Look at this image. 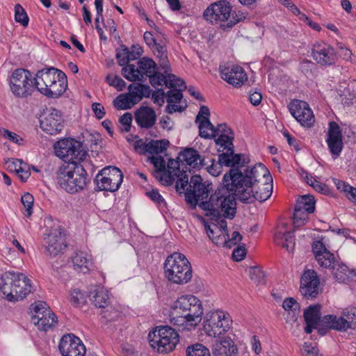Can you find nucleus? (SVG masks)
Returning a JSON list of instances; mask_svg holds the SVG:
<instances>
[{
	"instance_id": "29",
	"label": "nucleus",
	"mask_w": 356,
	"mask_h": 356,
	"mask_svg": "<svg viewBox=\"0 0 356 356\" xmlns=\"http://www.w3.org/2000/svg\"><path fill=\"white\" fill-rule=\"evenodd\" d=\"M135 120L140 127L149 129L153 127L156 122V113L148 106H140L135 112Z\"/></svg>"
},
{
	"instance_id": "32",
	"label": "nucleus",
	"mask_w": 356,
	"mask_h": 356,
	"mask_svg": "<svg viewBox=\"0 0 356 356\" xmlns=\"http://www.w3.org/2000/svg\"><path fill=\"white\" fill-rule=\"evenodd\" d=\"M222 147L224 149H227V152L219 155V162L227 167L236 168V165H239L241 163V154H234L233 145L223 146Z\"/></svg>"
},
{
	"instance_id": "1",
	"label": "nucleus",
	"mask_w": 356,
	"mask_h": 356,
	"mask_svg": "<svg viewBox=\"0 0 356 356\" xmlns=\"http://www.w3.org/2000/svg\"><path fill=\"white\" fill-rule=\"evenodd\" d=\"M223 187L218 188L215 191H211L209 197L199 203L198 207L205 212V216L211 218H218L222 216L229 219H232L236 214V197L230 192L234 190L228 188L227 182L223 176Z\"/></svg>"
},
{
	"instance_id": "27",
	"label": "nucleus",
	"mask_w": 356,
	"mask_h": 356,
	"mask_svg": "<svg viewBox=\"0 0 356 356\" xmlns=\"http://www.w3.org/2000/svg\"><path fill=\"white\" fill-rule=\"evenodd\" d=\"M220 73L222 79L236 87L241 86L247 80L243 69L238 65H220Z\"/></svg>"
},
{
	"instance_id": "49",
	"label": "nucleus",
	"mask_w": 356,
	"mask_h": 356,
	"mask_svg": "<svg viewBox=\"0 0 356 356\" xmlns=\"http://www.w3.org/2000/svg\"><path fill=\"white\" fill-rule=\"evenodd\" d=\"M15 19L23 26H27L29 24V17L20 4H17L15 6Z\"/></svg>"
},
{
	"instance_id": "7",
	"label": "nucleus",
	"mask_w": 356,
	"mask_h": 356,
	"mask_svg": "<svg viewBox=\"0 0 356 356\" xmlns=\"http://www.w3.org/2000/svg\"><path fill=\"white\" fill-rule=\"evenodd\" d=\"M165 277L177 284H185L192 277V268L184 254L174 252L167 257L164 263Z\"/></svg>"
},
{
	"instance_id": "48",
	"label": "nucleus",
	"mask_w": 356,
	"mask_h": 356,
	"mask_svg": "<svg viewBox=\"0 0 356 356\" xmlns=\"http://www.w3.org/2000/svg\"><path fill=\"white\" fill-rule=\"evenodd\" d=\"M167 79L166 86L171 89H177L182 91V90L186 88L185 82L172 74H168Z\"/></svg>"
},
{
	"instance_id": "11",
	"label": "nucleus",
	"mask_w": 356,
	"mask_h": 356,
	"mask_svg": "<svg viewBox=\"0 0 356 356\" xmlns=\"http://www.w3.org/2000/svg\"><path fill=\"white\" fill-rule=\"evenodd\" d=\"M54 151L57 156L68 160L69 162L83 161L87 156V152L79 141L73 138H63L54 144Z\"/></svg>"
},
{
	"instance_id": "9",
	"label": "nucleus",
	"mask_w": 356,
	"mask_h": 356,
	"mask_svg": "<svg viewBox=\"0 0 356 356\" xmlns=\"http://www.w3.org/2000/svg\"><path fill=\"white\" fill-rule=\"evenodd\" d=\"M44 225L46 232L43 241L46 252L51 257L56 256L66 248L63 229L58 223L54 222L51 218L44 219Z\"/></svg>"
},
{
	"instance_id": "19",
	"label": "nucleus",
	"mask_w": 356,
	"mask_h": 356,
	"mask_svg": "<svg viewBox=\"0 0 356 356\" xmlns=\"http://www.w3.org/2000/svg\"><path fill=\"white\" fill-rule=\"evenodd\" d=\"M176 181L175 189L180 195L184 192V187L188 184V175L184 168L180 169L179 161L169 159L168 170H165V186H170Z\"/></svg>"
},
{
	"instance_id": "55",
	"label": "nucleus",
	"mask_w": 356,
	"mask_h": 356,
	"mask_svg": "<svg viewBox=\"0 0 356 356\" xmlns=\"http://www.w3.org/2000/svg\"><path fill=\"white\" fill-rule=\"evenodd\" d=\"M21 201L24 208L26 209V216L30 217L32 213V207L34 202L33 195L29 193H26L22 196Z\"/></svg>"
},
{
	"instance_id": "20",
	"label": "nucleus",
	"mask_w": 356,
	"mask_h": 356,
	"mask_svg": "<svg viewBox=\"0 0 356 356\" xmlns=\"http://www.w3.org/2000/svg\"><path fill=\"white\" fill-rule=\"evenodd\" d=\"M40 128L50 135L60 133L64 127L60 112L53 108L47 109L43 113L40 117Z\"/></svg>"
},
{
	"instance_id": "42",
	"label": "nucleus",
	"mask_w": 356,
	"mask_h": 356,
	"mask_svg": "<svg viewBox=\"0 0 356 356\" xmlns=\"http://www.w3.org/2000/svg\"><path fill=\"white\" fill-rule=\"evenodd\" d=\"M296 208L306 211L309 213H313L315 210V200L314 196L310 195L301 196L297 200Z\"/></svg>"
},
{
	"instance_id": "56",
	"label": "nucleus",
	"mask_w": 356,
	"mask_h": 356,
	"mask_svg": "<svg viewBox=\"0 0 356 356\" xmlns=\"http://www.w3.org/2000/svg\"><path fill=\"white\" fill-rule=\"evenodd\" d=\"M210 162L211 163V165H207V163H205V165H207V171L213 177L218 176L221 173L222 168V165H224V164L221 163L219 161L216 162L215 160L213 159L210 160Z\"/></svg>"
},
{
	"instance_id": "31",
	"label": "nucleus",
	"mask_w": 356,
	"mask_h": 356,
	"mask_svg": "<svg viewBox=\"0 0 356 356\" xmlns=\"http://www.w3.org/2000/svg\"><path fill=\"white\" fill-rule=\"evenodd\" d=\"M217 136L218 138L215 139L216 145L220 147L232 145L233 132L226 124H220L215 127L214 138Z\"/></svg>"
},
{
	"instance_id": "23",
	"label": "nucleus",
	"mask_w": 356,
	"mask_h": 356,
	"mask_svg": "<svg viewBox=\"0 0 356 356\" xmlns=\"http://www.w3.org/2000/svg\"><path fill=\"white\" fill-rule=\"evenodd\" d=\"M321 305H313L309 306L304 312V318L306 323V327H305V332L307 334H310L313 329H318L319 333L323 335L326 333L327 328L326 325L320 321Z\"/></svg>"
},
{
	"instance_id": "37",
	"label": "nucleus",
	"mask_w": 356,
	"mask_h": 356,
	"mask_svg": "<svg viewBox=\"0 0 356 356\" xmlns=\"http://www.w3.org/2000/svg\"><path fill=\"white\" fill-rule=\"evenodd\" d=\"M150 162L154 165L155 168L153 172L154 177L163 185L165 184V161L161 156H152L149 158Z\"/></svg>"
},
{
	"instance_id": "59",
	"label": "nucleus",
	"mask_w": 356,
	"mask_h": 356,
	"mask_svg": "<svg viewBox=\"0 0 356 356\" xmlns=\"http://www.w3.org/2000/svg\"><path fill=\"white\" fill-rule=\"evenodd\" d=\"M242 236L238 232H234L232 235V238L228 240L225 238V236H222L223 243L225 246L228 248H231L232 245H236L238 242L242 240Z\"/></svg>"
},
{
	"instance_id": "30",
	"label": "nucleus",
	"mask_w": 356,
	"mask_h": 356,
	"mask_svg": "<svg viewBox=\"0 0 356 356\" xmlns=\"http://www.w3.org/2000/svg\"><path fill=\"white\" fill-rule=\"evenodd\" d=\"M177 159L180 162H185L186 165L194 168L206 165L204 159L201 157L198 152L191 147L185 148L179 154Z\"/></svg>"
},
{
	"instance_id": "3",
	"label": "nucleus",
	"mask_w": 356,
	"mask_h": 356,
	"mask_svg": "<svg viewBox=\"0 0 356 356\" xmlns=\"http://www.w3.org/2000/svg\"><path fill=\"white\" fill-rule=\"evenodd\" d=\"M261 179L265 181L273 182V178L270 175L269 170L262 163L255 165L250 170H245L243 172L238 168H230L229 170L225 174V181L227 182L228 188L234 190V193L244 188L250 186H255L259 184Z\"/></svg>"
},
{
	"instance_id": "36",
	"label": "nucleus",
	"mask_w": 356,
	"mask_h": 356,
	"mask_svg": "<svg viewBox=\"0 0 356 356\" xmlns=\"http://www.w3.org/2000/svg\"><path fill=\"white\" fill-rule=\"evenodd\" d=\"M275 241L288 252H293L295 248V236L293 232H283L278 230L275 234Z\"/></svg>"
},
{
	"instance_id": "50",
	"label": "nucleus",
	"mask_w": 356,
	"mask_h": 356,
	"mask_svg": "<svg viewBox=\"0 0 356 356\" xmlns=\"http://www.w3.org/2000/svg\"><path fill=\"white\" fill-rule=\"evenodd\" d=\"M249 274L250 279L257 284L265 283V275L264 271L257 266H253L250 268Z\"/></svg>"
},
{
	"instance_id": "26",
	"label": "nucleus",
	"mask_w": 356,
	"mask_h": 356,
	"mask_svg": "<svg viewBox=\"0 0 356 356\" xmlns=\"http://www.w3.org/2000/svg\"><path fill=\"white\" fill-rule=\"evenodd\" d=\"M326 142L333 158L337 159L341 152L343 141L341 128L336 122L329 123Z\"/></svg>"
},
{
	"instance_id": "40",
	"label": "nucleus",
	"mask_w": 356,
	"mask_h": 356,
	"mask_svg": "<svg viewBox=\"0 0 356 356\" xmlns=\"http://www.w3.org/2000/svg\"><path fill=\"white\" fill-rule=\"evenodd\" d=\"M170 142L166 139L163 140H152L147 143L145 146V152L151 154L163 152L169 146Z\"/></svg>"
},
{
	"instance_id": "35",
	"label": "nucleus",
	"mask_w": 356,
	"mask_h": 356,
	"mask_svg": "<svg viewBox=\"0 0 356 356\" xmlns=\"http://www.w3.org/2000/svg\"><path fill=\"white\" fill-rule=\"evenodd\" d=\"M334 278L339 282L345 283L353 276V271L348 267L339 260L330 269Z\"/></svg>"
},
{
	"instance_id": "52",
	"label": "nucleus",
	"mask_w": 356,
	"mask_h": 356,
	"mask_svg": "<svg viewBox=\"0 0 356 356\" xmlns=\"http://www.w3.org/2000/svg\"><path fill=\"white\" fill-rule=\"evenodd\" d=\"M168 74L164 75L160 72L152 73L149 76V82L153 87L165 85L166 86Z\"/></svg>"
},
{
	"instance_id": "57",
	"label": "nucleus",
	"mask_w": 356,
	"mask_h": 356,
	"mask_svg": "<svg viewBox=\"0 0 356 356\" xmlns=\"http://www.w3.org/2000/svg\"><path fill=\"white\" fill-rule=\"evenodd\" d=\"M133 117L130 113H126L120 117L119 122L121 125V129L124 132L130 131Z\"/></svg>"
},
{
	"instance_id": "58",
	"label": "nucleus",
	"mask_w": 356,
	"mask_h": 356,
	"mask_svg": "<svg viewBox=\"0 0 356 356\" xmlns=\"http://www.w3.org/2000/svg\"><path fill=\"white\" fill-rule=\"evenodd\" d=\"M168 104L179 103L183 97L181 91L177 89H171L166 93Z\"/></svg>"
},
{
	"instance_id": "54",
	"label": "nucleus",
	"mask_w": 356,
	"mask_h": 356,
	"mask_svg": "<svg viewBox=\"0 0 356 356\" xmlns=\"http://www.w3.org/2000/svg\"><path fill=\"white\" fill-rule=\"evenodd\" d=\"M123 76L131 81H138V74L136 73V67L134 65H128L122 69Z\"/></svg>"
},
{
	"instance_id": "13",
	"label": "nucleus",
	"mask_w": 356,
	"mask_h": 356,
	"mask_svg": "<svg viewBox=\"0 0 356 356\" xmlns=\"http://www.w3.org/2000/svg\"><path fill=\"white\" fill-rule=\"evenodd\" d=\"M212 191L211 184H205L199 175H193L188 181V186L184 187L185 200L187 203L195 207L202 201L206 200Z\"/></svg>"
},
{
	"instance_id": "64",
	"label": "nucleus",
	"mask_w": 356,
	"mask_h": 356,
	"mask_svg": "<svg viewBox=\"0 0 356 356\" xmlns=\"http://www.w3.org/2000/svg\"><path fill=\"white\" fill-rule=\"evenodd\" d=\"M246 254V250L244 245H241L234 250L232 252V258L236 261H241L244 259Z\"/></svg>"
},
{
	"instance_id": "51",
	"label": "nucleus",
	"mask_w": 356,
	"mask_h": 356,
	"mask_svg": "<svg viewBox=\"0 0 356 356\" xmlns=\"http://www.w3.org/2000/svg\"><path fill=\"white\" fill-rule=\"evenodd\" d=\"M106 79L109 86L115 88L118 91L122 90L126 86L125 81L118 75L108 74Z\"/></svg>"
},
{
	"instance_id": "41",
	"label": "nucleus",
	"mask_w": 356,
	"mask_h": 356,
	"mask_svg": "<svg viewBox=\"0 0 356 356\" xmlns=\"http://www.w3.org/2000/svg\"><path fill=\"white\" fill-rule=\"evenodd\" d=\"M129 95H130L128 92L118 95L113 100L114 106L118 109L122 110L131 108L132 106L137 104L136 100L138 99L136 97L132 99Z\"/></svg>"
},
{
	"instance_id": "61",
	"label": "nucleus",
	"mask_w": 356,
	"mask_h": 356,
	"mask_svg": "<svg viewBox=\"0 0 356 356\" xmlns=\"http://www.w3.org/2000/svg\"><path fill=\"white\" fill-rule=\"evenodd\" d=\"M147 195L152 201L157 203L159 205H165L166 203L163 197L159 193L158 190L152 189L151 191L147 193Z\"/></svg>"
},
{
	"instance_id": "45",
	"label": "nucleus",
	"mask_w": 356,
	"mask_h": 356,
	"mask_svg": "<svg viewBox=\"0 0 356 356\" xmlns=\"http://www.w3.org/2000/svg\"><path fill=\"white\" fill-rule=\"evenodd\" d=\"M186 352V356H211L209 350L202 343L188 346Z\"/></svg>"
},
{
	"instance_id": "44",
	"label": "nucleus",
	"mask_w": 356,
	"mask_h": 356,
	"mask_svg": "<svg viewBox=\"0 0 356 356\" xmlns=\"http://www.w3.org/2000/svg\"><path fill=\"white\" fill-rule=\"evenodd\" d=\"M318 264L325 268L331 269L332 267L334 265L335 262H337V259H336L333 253L330 252L329 250L327 252H323V254H319L317 257L315 258Z\"/></svg>"
},
{
	"instance_id": "12",
	"label": "nucleus",
	"mask_w": 356,
	"mask_h": 356,
	"mask_svg": "<svg viewBox=\"0 0 356 356\" xmlns=\"http://www.w3.org/2000/svg\"><path fill=\"white\" fill-rule=\"evenodd\" d=\"M149 343L159 353H168L172 351L179 342L177 332L169 326H163L152 333Z\"/></svg>"
},
{
	"instance_id": "62",
	"label": "nucleus",
	"mask_w": 356,
	"mask_h": 356,
	"mask_svg": "<svg viewBox=\"0 0 356 356\" xmlns=\"http://www.w3.org/2000/svg\"><path fill=\"white\" fill-rule=\"evenodd\" d=\"M0 132L2 133V135L8 140L17 143L19 144L20 141L22 140V138L17 135L15 133L11 132L6 129H0Z\"/></svg>"
},
{
	"instance_id": "25",
	"label": "nucleus",
	"mask_w": 356,
	"mask_h": 356,
	"mask_svg": "<svg viewBox=\"0 0 356 356\" xmlns=\"http://www.w3.org/2000/svg\"><path fill=\"white\" fill-rule=\"evenodd\" d=\"M312 56L314 60L321 65H333L337 59L334 49L324 42H316L313 45Z\"/></svg>"
},
{
	"instance_id": "46",
	"label": "nucleus",
	"mask_w": 356,
	"mask_h": 356,
	"mask_svg": "<svg viewBox=\"0 0 356 356\" xmlns=\"http://www.w3.org/2000/svg\"><path fill=\"white\" fill-rule=\"evenodd\" d=\"M282 307L286 311L292 312L293 316L295 319L297 318V316L300 313V306L294 298H286L282 302Z\"/></svg>"
},
{
	"instance_id": "60",
	"label": "nucleus",
	"mask_w": 356,
	"mask_h": 356,
	"mask_svg": "<svg viewBox=\"0 0 356 356\" xmlns=\"http://www.w3.org/2000/svg\"><path fill=\"white\" fill-rule=\"evenodd\" d=\"M302 356H321L316 346L305 343L302 349Z\"/></svg>"
},
{
	"instance_id": "6",
	"label": "nucleus",
	"mask_w": 356,
	"mask_h": 356,
	"mask_svg": "<svg viewBox=\"0 0 356 356\" xmlns=\"http://www.w3.org/2000/svg\"><path fill=\"white\" fill-rule=\"evenodd\" d=\"M31 291L30 280L19 272L7 271L0 277V292L8 301L23 299Z\"/></svg>"
},
{
	"instance_id": "33",
	"label": "nucleus",
	"mask_w": 356,
	"mask_h": 356,
	"mask_svg": "<svg viewBox=\"0 0 356 356\" xmlns=\"http://www.w3.org/2000/svg\"><path fill=\"white\" fill-rule=\"evenodd\" d=\"M156 68V64L152 59L147 58L140 59L136 68V73L138 74V81H143L145 76L149 77L155 72Z\"/></svg>"
},
{
	"instance_id": "10",
	"label": "nucleus",
	"mask_w": 356,
	"mask_h": 356,
	"mask_svg": "<svg viewBox=\"0 0 356 356\" xmlns=\"http://www.w3.org/2000/svg\"><path fill=\"white\" fill-rule=\"evenodd\" d=\"M10 88L13 94L18 98H26L35 90L34 78L26 70H15L10 77Z\"/></svg>"
},
{
	"instance_id": "63",
	"label": "nucleus",
	"mask_w": 356,
	"mask_h": 356,
	"mask_svg": "<svg viewBox=\"0 0 356 356\" xmlns=\"http://www.w3.org/2000/svg\"><path fill=\"white\" fill-rule=\"evenodd\" d=\"M312 251L316 258L319 254H323V252L328 251V250L321 241H314L312 244Z\"/></svg>"
},
{
	"instance_id": "34",
	"label": "nucleus",
	"mask_w": 356,
	"mask_h": 356,
	"mask_svg": "<svg viewBox=\"0 0 356 356\" xmlns=\"http://www.w3.org/2000/svg\"><path fill=\"white\" fill-rule=\"evenodd\" d=\"M89 299L96 307L105 308L108 304V294L100 286L95 287L90 292Z\"/></svg>"
},
{
	"instance_id": "5",
	"label": "nucleus",
	"mask_w": 356,
	"mask_h": 356,
	"mask_svg": "<svg viewBox=\"0 0 356 356\" xmlns=\"http://www.w3.org/2000/svg\"><path fill=\"white\" fill-rule=\"evenodd\" d=\"M87 172L82 164L77 161L67 162L57 172V182L59 186L70 193H78L86 187Z\"/></svg>"
},
{
	"instance_id": "2",
	"label": "nucleus",
	"mask_w": 356,
	"mask_h": 356,
	"mask_svg": "<svg viewBox=\"0 0 356 356\" xmlns=\"http://www.w3.org/2000/svg\"><path fill=\"white\" fill-rule=\"evenodd\" d=\"M202 314V305L198 298L192 295L181 296L172 307L170 320L175 325L195 327L201 322Z\"/></svg>"
},
{
	"instance_id": "16",
	"label": "nucleus",
	"mask_w": 356,
	"mask_h": 356,
	"mask_svg": "<svg viewBox=\"0 0 356 356\" xmlns=\"http://www.w3.org/2000/svg\"><path fill=\"white\" fill-rule=\"evenodd\" d=\"M241 188V186L236 193H234L237 200L245 204H252L256 200L262 202L268 200L272 194L273 184L268 181L261 183L257 188L256 186L244 188L245 189Z\"/></svg>"
},
{
	"instance_id": "28",
	"label": "nucleus",
	"mask_w": 356,
	"mask_h": 356,
	"mask_svg": "<svg viewBox=\"0 0 356 356\" xmlns=\"http://www.w3.org/2000/svg\"><path fill=\"white\" fill-rule=\"evenodd\" d=\"M213 356H238V348L231 338L216 341L213 346Z\"/></svg>"
},
{
	"instance_id": "21",
	"label": "nucleus",
	"mask_w": 356,
	"mask_h": 356,
	"mask_svg": "<svg viewBox=\"0 0 356 356\" xmlns=\"http://www.w3.org/2000/svg\"><path fill=\"white\" fill-rule=\"evenodd\" d=\"M291 114L304 127H310L314 122V115L307 103L295 99L289 105Z\"/></svg>"
},
{
	"instance_id": "39",
	"label": "nucleus",
	"mask_w": 356,
	"mask_h": 356,
	"mask_svg": "<svg viewBox=\"0 0 356 356\" xmlns=\"http://www.w3.org/2000/svg\"><path fill=\"white\" fill-rule=\"evenodd\" d=\"M129 92L131 97L138 99L136 100L138 103L143 97H149L150 95V88L149 86L143 85L141 83H131L129 86Z\"/></svg>"
},
{
	"instance_id": "43",
	"label": "nucleus",
	"mask_w": 356,
	"mask_h": 356,
	"mask_svg": "<svg viewBox=\"0 0 356 356\" xmlns=\"http://www.w3.org/2000/svg\"><path fill=\"white\" fill-rule=\"evenodd\" d=\"M215 127L211 123L209 119H202L199 122L200 136L204 138H214Z\"/></svg>"
},
{
	"instance_id": "4",
	"label": "nucleus",
	"mask_w": 356,
	"mask_h": 356,
	"mask_svg": "<svg viewBox=\"0 0 356 356\" xmlns=\"http://www.w3.org/2000/svg\"><path fill=\"white\" fill-rule=\"evenodd\" d=\"M35 88L42 95L57 98L67 89V76L62 71L54 68H44L34 77Z\"/></svg>"
},
{
	"instance_id": "15",
	"label": "nucleus",
	"mask_w": 356,
	"mask_h": 356,
	"mask_svg": "<svg viewBox=\"0 0 356 356\" xmlns=\"http://www.w3.org/2000/svg\"><path fill=\"white\" fill-rule=\"evenodd\" d=\"M322 322L326 325L327 328L341 332L348 329H356V307L346 308L341 312L340 316L335 315H326Z\"/></svg>"
},
{
	"instance_id": "14",
	"label": "nucleus",
	"mask_w": 356,
	"mask_h": 356,
	"mask_svg": "<svg viewBox=\"0 0 356 356\" xmlns=\"http://www.w3.org/2000/svg\"><path fill=\"white\" fill-rule=\"evenodd\" d=\"M95 181L99 191L115 192L123 181V174L118 168L107 166L99 172Z\"/></svg>"
},
{
	"instance_id": "18",
	"label": "nucleus",
	"mask_w": 356,
	"mask_h": 356,
	"mask_svg": "<svg viewBox=\"0 0 356 356\" xmlns=\"http://www.w3.org/2000/svg\"><path fill=\"white\" fill-rule=\"evenodd\" d=\"M33 313L32 322L38 329L47 332L57 323V317L47 307L46 302H38L31 305Z\"/></svg>"
},
{
	"instance_id": "22",
	"label": "nucleus",
	"mask_w": 356,
	"mask_h": 356,
	"mask_svg": "<svg viewBox=\"0 0 356 356\" xmlns=\"http://www.w3.org/2000/svg\"><path fill=\"white\" fill-rule=\"evenodd\" d=\"M300 291L307 299L315 298L320 291V281L314 270H307L302 275Z\"/></svg>"
},
{
	"instance_id": "24",
	"label": "nucleus",
	"mask_w": 356,
	"mask_h": 356,
	"mask_svg": "<svg viewBox=\"0 0 356 356\" xmlns=\"http://www.w3.org/2000/svg\"><path fill=\"white\" fill-rule=\"evenodd\" d=\"M63 356H85L86 348L81 341L74 334L64 335L58 346Z\"/></svg>"
},
{
	"instance_id": "17",
	"label": "nucleus",
	"mask_w": 356,
	"mask_h": 356,
	"mask_svg": "<svg viewBox=\"0 0 356 356\" xmlns=\"http://www.w3.org/2000/svg\"><path fill=\"white\" fill-rule=\"evenodd\" d=\"M231 323L229 314L222 311H216L209 315L203 328L209 336L216 337L225 333L229 329Z\"/></svg>"
},
{
	"instance_id": "38",
	"label": "nucleus",
	"mask_w": 356,
	"mask_h": 356,
	"mask_svg": "<svg viewBox=\"0 0 356 356\" xmlns=\"http://www.w3.org/2000/svg\"><path fill=\"white\" fill-rule=\"evenodd\" d=\"M72 263L75 270L86 273L90 270V260L87 258L86 253L83 252H76L72 257Z\"/></svg>"
},
{
	"instance_id": "47",
	"label": "nucleus",
	"mask_w": 356,
	"mask_h": 356,
	"mask_svg": "<svg viewBox=\"0 0 356 356\" xmlns=\"http://www.w3.org/2000/svg\"><path fill=\"white\" fill-rule=\"evenodd\" d=\"M310 213L295 207L293 213V225L295 227H299L305 224L309 218Z\"/></svg>"
},
{
	"instance_id": "8",
	"label": "nucleus",
	"mask_w": 356,
	"mask_h": 356,
	"mask_svg": "<svg viewBox=\"0 0 356 356\" xmlns=\"http://www.w3.org/2000/svg\"><path fill=\"white\" fill-rule=\"evenodd\" d=\"M204 17L211 23L224 22L220 24L223 29H230L241 22L245 16L243 13H232L230 4L226 1H220L212 3L204 12Z\"/></svg>"
},
{
	"instance_id": "53",
	"label": "nucleus",
	"mask_w": 356,
	"mask_h": 356,
	"mask_svg": "<svg viewBox=\"0 0 356 356\" xmlns=\"http://www.w3.org/2000/svg\"><path fill=\"white\" fill-rule=\"evenodd\" d=\"M70 301L72 305L77 307L84 304L86 298L81 291L74 289L71 293Z\"/></svg>"
}]
</instances>
